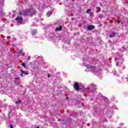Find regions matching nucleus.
Masks as SVG:
<instances>
[{
  "label": "nucleus",
  "instance_id": "1",
  "mask_svg": "<svg viewBox=\"0 0 128 128\" xmlns=\"http://www.w3.org/2000/svg\"><path fill=\"white\" fill-rule=\"evenodd\" d=\"M35 14L36 10L33 9H30L22 12H19L20 16H32Z\"/></svg>",
  "mask_w": 128,
  "mask_h": 128
},
{
  "label": "nucleus",
  "instance_id": "26",
  "mask_svg": "<svg viewBox=\"0 0 128 128\" xmlns=\"http://www.w3.org/2000/svg\"><path fill=\"white\" fill-rule=\"evenodd\" d=\"M90 87H88V88H87V90H90Z\"/></svg>",
  "mask_w": 128,
  "mask_h": 128
},
{
  "label": "nucleus",
  "instance_id": "24",
  "mask_svg": "<svg viewBox=\"0 0 128 128\" xmlns=\"http://www.w3.org/2000/svg\"><path fill=\"white\" fill-rule=\"evenodd\" d=\"M50 74H48V78H50Z\"/></svg>",
  "mask_w": 128,
  "mask_h": 128
},
{
  "label": "nucleus",
  "instance_id": "19",
  "mask_svg": "<svg viewBox=\"0 0 128 128\" xmlns=\"http://www.w3.org/2000/svg\"><path fill=\"white\" fill-rule=\"evenodd\" d=\"M22 66H24V68H26V64L24 63H22Z\"/></svg>",
  "mask_w": 128,
  "mask_h": 128
},
{
  "label": "nucleus",
  "instance_id": "16",
  "mask_svg": "<svg viewBox=\"0 0 128 128\" xmlns=\"http://www.w3.org/2000/svg\"><path fill=\"white\" fill-rule=\"evenodd\" d=\"M91 86L92 90H96V86L94 85V84H92Z\"/></svg>",
  "mask_w": 128,
  "mask_h": 128
},
{
  "label": "nucleus",
  "instance_id": "10",
  "mask_svg": "<svg viewBox=\"0 0 128 128\" xmlns=\"http://www.w3.org/2000/svg\"><path fill=\"white\" fill-rule=\"evenodd\" d=\"M22 54V49L20 50L19 52H18V54L17 55V56H20Z\"/></svg>",
  "mask_w": 128,
  "mask_h": 128
},
{
  "label": "nucleus",
  "instance_id": "4",
  "mask_svg": "<svg viewBox=\"0 0 128 128\" xmlns=\"http://www.w3.org/2000/svg\"><path fill=\"white\" fill-rule=\"evenodd\" d=\"M74 86L76 90H80V84L78 83L75 82Z\"/></svg>",
  "mask_w": 128,
  "mask_h": 128
},
{
  "label": "nucleus",
  "instance_id": "28",
  "mask_svg": "<svg viewBox=\"0 0 128 128\" xmlns=\"http://www.w3.org/2000/svg\"><path fill=\"white\" fill-rule=\"evenodd\" d=\"M126 80H128V78H126Z\"/></svg>",
  "mask_w": 128,
  "mask_h": 128
},
{
  "label": "nucleus",
  "instance_id": "33",
  "mask_svg": "<svg viewBox=\"0 0 128 128\" xmlns=\"http://www.w3.org/2000/svg\"><path fill=\"white\" fill-rule=\"evenodd\" d=\"M58 120H60V119H58Z\"/></svg>",
  "mask_w": 128,
  "mask_h": 128
},
{
  "label": "nucleus",
  "instance_id": "2",
  "mask_svg": "<svg viewBox=\"0 0 128 128\" xmlns=\"http://www.w3.org/2000/svg\"><path fill=\"white\" fill-rule=\"evenodd\" d=\"M86 66L88 68H91V71L92 72H96V66H92L90 64H87Z\"/></svg>",
  "mask_w": 128,
  "mask_h": 128
},
{
  "label": "nucleus",
  "instance_id": "20",
  "mask_svg": "<svg viewBox=\"0 0 128 128\" xmlns=\"http://www.w3.org/2000/svg\"><path fill=\"white\" fill-rule=\"evenodd\" d=\"M117 22L118 24H120V22H122V21L120 20H118Z\"/></svg>",
  "mask_w": 128,
  "mask_h": 128
},
{
  "label": "nucleus",
  "instance_id": "23",
  "mask_svg": "<svg viewBox=\"0 0 128 128\" xmlns=\"http://www.w3.org/2000/svg\"><path fill=\"white\" fill-rule=\"evenodd\" d=\"M10 128H14V126H12V125L10 124Z\"/></svg>",
  "mask_w": 128,
  "mask_h": 128
},
{
  "label": "nucleus",
  "instance_id": "27",
  "mask_svg": "<svg viewBox=\"0 0 128 128\" xmlns=\"http://www.w3.org/2000/svg\"><path fill=\"white\" fill-rule=\"evenodd\" d=\"M100 6H102V4H100Z\"/></svg>",
  "mask_w": 128,
  "mask_h": 128
},
{
  "label": "nucleus",
  "instance_id": "12",
  "mask_svg": "<svg viewBox=\"0 0 128 128\" xmlns=\"http://www.w3.org/2000/svg\"><path fill=\"white\" fill-rule=\"evenodd\" d=\"M96 8H97V10H96V14H98V12H100V8L96 6Z\"/></svg>",
  "mask_w": 128,
  "mask_h": 128
},
{
  "label": "nucleus",
  "instance_id": "9",
  "mask_svg": "<svg viewBox=\"0 0 128 128\" xmlns=\"http://www.w3.org/2000/svg\"><path fill=\"white\" fill-rule=\"evenodd\" d=\"M52 11H48V12H47L46 13V16L48 18H50V16H52Z\"/></svg>",
  "mask_w": 128,
  "mask_h": 128
},
{
  "label": "nucleus",
  "instance_id": "30",
  "mask_svg": "<svg viewBox=\"0 0 128 128\" xmlns=\"http://www.w3.org/2000/svg\"><path fill=\"white\" fill-rule=\"evenodd\" d=\"M36 128H40V127H37Z\"/></svg>",
  "mask_w": 128,
  "mask_h": 128
},
{
  "label": "nucleus",
  "instance_id": "21",
  "mask_svg": "<svg viewBox=\"0 0 128 128\" xmlns=\"http://www.w3.org/2000/svg\"><path fill=\"white\" fill-rule=\"evenodd\" d=\"M27 60H30V56H28L27 57Z\"/></svg>",
  "mask_w": 128,
  "mask_h": 128
},
{
  "label": "nucleus",
  "instance_id": "22",
  "mask_svg": "<svg viewBox=\"0 0 128 128\" xmlns=\"http://www.w3.org/2000/svg\"><path fill=\"white\" fill-rule=\"evenodd\" d=\"M15 80H20V77L16 78Z\"/></svg>",
  "mask_w": 128,
  "mask_h": 128
},
{
  "label": "nucleus",
  "instance_id": "3",
  "mask_svg": "<svg viewBox=\"0 0 128 128\" xmlns=\"http://www.w3.org/2000/svg\"><path fill=\"white\" fill-rule=\"evenodd\" d=\"M16 20L18 24H22V17L18 16L16 18Z\"/></svg>",
  "mask_w": 128,
  "mask_h": 128
},
{
  "label": "nucleus",
  "instance_id": "5",
  "mask_svg": "<svg viewBox=\"0 0 128 128\" xmlns=\"http://www.w3.org/2000/svg\"><path fill=\"white\" fill-rule=\"evenodd\" d=\"M94 28V26L93 25H88L87 26V30H92Z\"/></svg>",
  "mask_w": 128,
  "mask_h": 128
},
{
  "label": "nucleus",
  "instance_id": "14",
  "mask_svg": "<svg viewBox=\"0 0 128 128\" xmlns=\"http://www.w3.org/2000/svg\"><path fill=\"white\" fill-rule=\"evenodd\" d=\"M120 58V62H119V64H122V62H124V58Z\"/></svg>",
  "mask_w": 128,
  "mask_h": 128
},
{
  "label": "nucleus",
  "instance_id": "11",
  "mask_svg": "<svg viewBox=\"0 0 128 128\" xmlns=\"http://www.w3.org/2000/svg\"><path fill=\"white\" fill-rule=\"evenodd\" d=\"M36 30H34L32 32V36H36Z\"/></svg>",
  "mask_w": 128,
  "mask_h": 128
},
{
  "label": "nucleus",
  "instance_id": "6",
  "mask_svg": "<svg viewBox=\"0 0 128 128\" xmlns=\"http://www.w3.org/2000/svg\"><path fill=\"white\" fill-rule=\"evenodd\" d=\"M79 102H80L78 101V99H74L72 101L73 105L78 104Z\"/></svg>",
  "mask_w": 128,
  "mask_h": 128
},
{
  "label": "nucleus",
  "instance_id": "15",
  "mask_svg": "<svg viewBox=\"0 0 128 128\" xmlns=\"http://www.w3.org/2000/svg\"><path fill=\"white\" fill-rule=\"evenodd\" d=\"M120 58H118V62H116V66H118V64H120Z\"/></svg>",
  "mask_w": 128,
  "mask_h": 128
},
{
  "label": "nucleus",
  "instance_id": "18",
  "mask_svg": "<svg viewBox=\"0 0 128 128\" xmlns=\"http://www.w3.org/2000/svg\"><path fill=\"white\" fill-rule=\"evenodd\" d=\"M92 10L90 9H88L86 10V14H90V12H91Z\"/></svg>",
  "mask_w": 128,
  "mask_h": 128
},
{
  "label": "nucleus",
  "instance_id": "17",
  "mask_svg": "<svg viewBox=\"0 0 128 128\" xmlns=\"http://www.w3.org/2000/svg\"><path fill=\"white\" fill-rule=\"evenodd\" d=\"M22 102L21 100H19L15 102L16 104H20Z\"/></svg>",
  "mask_w": 128,
  "mask_h": 128
},
{
  "label": "nucleus",
  "instance_id": "7",
  "mask_svg": "<svg viewBox=\"0 0 128 128\" xmlns=\"http://www.w3.org/2000/svg\"><path fill=\"white\" fill-rule=\"evenodd\" d=\"M21 72H22V74H21L22 76H24V74L26 75V74H28V72H26L24 70H21Z\"/></svg>",
  "mask_w": 128,
  "mask_h": 128
},
{
  "label": "nucleus",
  "instance_id": "29",
  "mask_svg": "<svg viewBox=\"0 0 128 128\" xmlns=\"http://www.w3.org/2000/svg\"><path fill=\"white\" fill-rule=\"evenodd\" d=\"M24 54L23 53V54H22V56H24Z\"/></svg>",
  "mask_w": 128,
  "mask_h": 128
},
{
  "label": "nucleus",
  "instance_id": "31",
  "mask_svg": "<svg viewBox=\"0 0 128 128\" xmlns=\"http://www.w3.org/2000/svg\"><path fill=\"white\" fill-rule=\"evenodd\" d=\"M22 94H24V92Z\"/></svg>",
  "mask_w": 128,
  "mask_h": 128
},
{
  "label": "nucleus",
  "instance_id": "25",
  "mask_svg": "<svg viewBox=\"0 0 128 128\" xmlns=\"http://www.w3.org/2000/svg\"><path fill=\"white\" fill-rule=\"evenodd\" d=\"M116 74V72L115 71V72H114V74Z\"/></svg>",
  "mask_w": 128,
  "mask_h": 128
},
{
  "label": "nucleus",
  "instance_id": "8",
  "mask_svg": "<svg viewBox=\"0 0 128 128\" xmlns=\"http://www.w3.org/2000/svg\"><path fill=\"white\" fill-rule=\"evenodd\" d=\"M62 30V26H60L59 27H57L56 29L55 30L56 32H58V30Z\"/></svg>",
  "mask_w": 128,
  "mask_h": 128
},
{
  "label": "nucleus",
  "instance_id": "32",
  "mask_svg": "<svg viewBox=\"0 0 128 128\" xmlns=\"http://www.w3.org/2000/svg\"><path fill=\"white\" fill-rule=\"evenodd\" d=\"M68 98H67V100H68Z\"/></svg>",
  "mask_w": 128,
  "mask_h": 128
},
{
  "label": "nucleus",
  "instance_id": "13",
  "mask_svg": "<svg viewBox=\"0 0 128 128\" xmlns=\"http://www.w3.org/2000/svg\"><path fill=\"white\" fill-rule=\"evenodd\" d=\"M116 34L114 32H112L110 35V38H114Z\"/></svg>",
  "mask_w": 128,
  "mask_h": 128
}]
</instances>
